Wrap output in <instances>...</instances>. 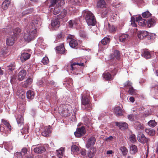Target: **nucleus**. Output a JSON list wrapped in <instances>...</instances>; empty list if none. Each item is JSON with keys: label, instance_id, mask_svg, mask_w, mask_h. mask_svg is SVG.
Wrapping results in <instances>:
<instances>
[{"label": "nucleus", "instance_id": "a878e982", "mask_svg": "<svg viewBox=\"0 0 158 158\" xmlns=\"http://www.w3.org/2000/svg\"><path fill=\"white\" fill-rule=\"evenodd\" d=\"M130 148V153L132 154H135L137 152V147L134 145H131Z\"/></svg>", "mask_w": 158, "mask_h": 158}, {"label": "nucleus", "instance_id": "ddd939ff", "mask_svg": "<svg viewBox=\"0 0 158 158\" xmlns=\"http://www.w3.org/2000/svg\"><path fill=\"white\" fill-rule=\"evenodd\" d=\"M137 34L138 38L142 39L148 35V32L145 31H138Z\"/></svg>", "mask_w": 158, "mask_h": 158}, {"label": "nucleus", "instance_id": "0eeeda50", "mask_svg": "<svg viewBox=\"0 0 158 158\" xmlns=\"http://www.w3.org/2000/svg\"><path fill=\"white\" fill-rule=\"evenodd\" d=\"M51 6L56 5V6L60 7L64 3V0H51Z\"/></svg>", "mask_w": 158, "mask_h": 158}, {"label": "nucleus", "instance_id": "412c9836", "mask_svg": "<svg viewBox=\"0 0 158 158\" xmlns=\"http://www.w3.org/2000/svg\"><path fill=\"white\" fill-rule=\"evenodd\" d=\"M102 77L103 78L107 81L111 80L113 78L111 74L106 71L103 73Z\"/></svg>", "mask_w": 158, "mask_h": 158}, {"label": "nucleus", "instance_id": "8fccbe9b", "mask_svg": "<svg viewBox=\"0 0 158 158\" xmlns=\"http://www.w3.org/2000/svg\"><path fill=\"white\" fill-rule=\"evenodd\" d=\"M76 65H79V66H84V63H74L73 64H71V70H73L74 69V68L73 67V66H75Z\"/></svg>", "mask_w": 158, "mask_h": 158}, {"label": "nucleus", "instance_id": "bb28decb", "mask_svg": "<svg viewBox=\"0 0 158 158\" xmlns=\"http://www.w3.org/2000/svg\"><path fill=\"white\" fill-rule=\"evenodd\" d=\"M95 150L93 148H90L87 153V157L92 158L94 156L95 153Z\"/></svg>", "mask_w": 158, "mask_h": 158}, {"label": "nucleus", "instance_id": "1a4fd4ad", "mask_svg": "<svg viewBox=\"0 0 158 158\" xmlns=\"http://www.w3.org/2000/svg\"><path fill=\"white\" fill-rule=\"evenodd\" d=\"M114 112L117 116H119L123 114L122 109L121 107L119 106H117L114 108Z\"/></svg>", "mask_w": 158, "mask_h": 158}, {"label": "nucleus", "instance_id": "b1692460", "mask_svg": "<svg viewBox=\"0 0 158 158\" xmlns=\"http://www.w3.org/2000/svg\"><path fill=\"white\" fill-rule=\"evenodd\" d=\"M69 44L71 48H75L77 46V42L76 40L74 39L72 40L69 41Z\"/></svg>", "mask_w": 158, "mask_h": 158}, {"label": "nucleus", "instance_id": "c9c22d12", "mask_svg": "<svg viewBox=\"0 0 158 158\" xmlns=\"http://www.w3.org/2000/svg\"><path fill=\"white\" fill-rule=\"evenodd\" d=\"M156 23V21L154 19H149L148 21V26L150 27L154 26Z\"/></svg>", "mask_w": 158, "mask_h": 158}, {"label": "nucleus", "instance_id": "69168bd1", "mask_svg": "<svg viewBox=\"0 0 158 158\" xmlns=\"http://www.w3.org/2000/svg\"><path fill=\"white\" fill-rule=\"evenodd\" d=\"M147 131H148V134L151 135H153L155 134V131L153 130H147Z\"/></svg>", "mask_w": 158, "mask_h": 158}, {"label": "nucleus", "instance_id": "f3484780", "mask_svg": "<svg viewBox=\"0 0 158 158\" xmlns=\"http://www.w3.org/2000/svg\"><path fill=\"white\" fill-rule=\"evenodd\" d=\"M134 127L138 131L143 130L144 128L143 124L138 121H136L134 123Z\"/></svg>", "mask_w": 158, "mask_h": 158}, {"label": "nucleus", "instance_id": "7c9ffc66", "mask_svg": "<svg viewBox=\"0 0 158 158\" xmlns=\"http://www.w3.org/2000/svg\"><path fill=\"white\" fill-rule=\"evenodd\" d=\"M106 4L104 0H100L97 3V6L98 7L104 8Z\"/></svg>", "mask_w": 158, "mask_h": 158}, {"label": "nucleus", "instance_id": "4d7b16f0", "mask_svg": "<svg viewBox=\"0 0 158 158\" xmlns=\"http://www.w3.org/2000/svg\"><path fill=\"white\" fill-rule=\"evenodd\" d=\"M28 126H26L24 128L22 129L21 132L22 134L23 133H26L28 132Z\"/></svg>", "mask_w": 158, "mask_h": 158}, {"label": "nucleus", "instance_id": "774afa93", "mask_svg": "<svg viewBox=\"0 0 158 158\" xmlns=\"http://www.w3.org/2000/svg\"><path fill=\"white\" fill-rule=\"evenodd\" d=\"M85 151V150H82L81 152V153L84 158L86 157V158H87V156H86Z\"/></svg>", "mask_w": 158, "mask_h": 158}, {"label": "nucleus", "instance_id": "423d86ee", "mask_svg": "<svg viewBox=\"0 0 158 158\" xmlns=\"http://www.w3.org/2000/svg\"><path fill=\"white\" fill-rule=\"evenodd\" d=\"M86 132L85 128L83 127L77 128V131L74 132L75 136L77 137H80L84 135Z\"/></svg>", "mask_w": 158, "mask_h": 158}, {"label": "nucleus", "instance_id": "39448f33", "mask_svg": "<svg viewBox=\"0 0 158 158\" xmlns=\"http://www.w3.org/2000/svg\"><path fill=\"white\" fill-rule=\"evenodd\" d=\"M33 148H34V151L36 153H42L46 151L44 146L39 145L32 146L31 149Z\"/></svg>", "mask_w": 158, "mask_h": 158}, {"label": "nucleus", "instance_id": "a19ab883", "mask_svg": "<svg viewBox=\"0 0 158 158\" xmlns=\"http://www.w3.org/2000/svg\"><path fill=\"white\" fill-rule=\"evenodd\" d=\"M2 122L4 124V125L7 127V128L9 130L11 129V126L10 124L6 121V120L4 119H2Z\"/></svg>", "mask_w": 158, "mask_h": 158}, {"label": "nucleus", "instance_id": "338daca9", "mask_svg": "<svg viewBox=\"0 0 158 158\" xmlns=\"http://www.w3.org/2000/svg\"><path fill=\"white\" fill-rule=\"evenodd\" d=\"M27 149L26 148H23L22 150V151L21 152H22V154L24 156L27 154Z\"/></svg>", "mask_w": 158, "mask_h": 158}, {"label": "nucleus", "instance_id": "473e14b6", "mask_svg": "<svg viewBox=\"0 0 158 158\" xmlns=\"http://www.w3.org/2000/svg\"><path fill=\"white\" fill-rule=\"evenodd\" d=\"M32 81V79L31 78H28L26 81L24 82L23 86L24 87H27L31 84Z\"/></svg>", "mask_w": 158, "mask_h": 158}, {"label": "nucleus", "instance_id": "3c124183", "mask_svg": "<svg viewBox=\"0 0 158 158\" xmlns=\"http://www.w3.org/2000/svg\"><path fill=\"white\" fill-rule=\"evenodd\" d=\"M141 19H142V18L140 16H138L136 17L135 18H131V20H134L136 22L138 23V22L139 21V20H141Z\"/></svg>", "mask_w": 158, "mask_h": 158}, {"label": "nucleus", "instance_id": "aec40b11", "mask_svg": "<svg viewBox=\"0 0 158 158\" xmlns=\"http://www.w3.org/2000/svg\"><path fill=\"white\" fill-rule=\"evenodd\" d=\"M129 35L127 34H122L119 38V41L121 42H125L129 38Z\"/></svg>", "mask_w": 158, "mask_h": 158}, {"label": "nucleus", "instance_id": "6ab92c4d", "mask_svg": "<svg viewBox=\"0 0 158 158\" xmlns=\"http://www.w3.org/2000/svg\"><path fill=\"white\" fill-rule=\"evenodd\" d=\"M30 55L27 52L23 53L20 57V59L22 61H24L29 58Z\"/></svg>", "mask_w": 158, "mask_h": 158}, {"label": "nucleus", "instance_id": "052dcab7", "mask_svg": "<svg viewBox=\"0 0 158 158\" xmlns=\"http://www.w3.org/2000/svg\"><path fill=\"white\" fill-rule=\"evenodd\" d=\"M63 36V33L62 32H60L57 34L56 38L57 39H59L62 38Z\"/></svg>", "mask_w": 158, "mask_h": 158}, {"label": "nucleus", "instance_id": "9d476101", "mask_svg": "<svg viewBox=\"0 0 158 158\" xmlns=\"http://www.w3.org/2000/svg\"><path fill=\"white\" fill-rule=\"evenodd\" d=\"M17 39V37L15 36L11 35V37L8 38L6 40V44L9 46H11L13 45L14 43Z\"/></svg>", "mask_w": 158, "mask_h": 158}, {"label": "nucleus", "instance_id": "20e7f679", "mask_svg": "<svg viewBox=\"0 0 158 158\" xmlns=\"http://www.w3.org/2000/svg\"><path fill=\"white\" fill-rule=\"evenodd\" d=\"M81 107L83 110H89L91 109V105L89 96H85V94L81 95Z\"/></svg>", "mask_w": 158, "mask_h": 158}, {"label": "nucleus", "instance_id": "e2e57ef3", "mask_svg": "<svg viewBox=\"0 0 158 158\" xmlns=\"http://www.w3.org/2000/svg\"><path fill=\"white\" fill-rule=\"evenodd\" d=\"M128 118L130 121H133L134 118V115L132 114L129 115L128 116Z\"/></svg>", "mask_w": 158, "mask_h": 158}, {"label": "nucleus", "instance_id": "c03bdc74", "mask_svg": "<svg viewBox=\"0 0 158 158\" xmlns=\"http://www.w3.org/2000/svg\"><path fill=\"white\" fill-rule=\"evenodd\" d=\"M151 14L148 11L143 13L142 14V16L144 18H148L150 17Z\"/></svg>", "mask_w": 158, "mask_h": 158}, {"label": "nucleus", "instance_id": "37998d69", "mask_svg": "<svg viewBox=\"0 0 158 158\" xmlns=\"http://www.w3.org/2000/svg\"><path fill=\"white\" fill-rule=\"evenodd\" d=\"M71 150L73 152H77L79 151V148L77 146L73 145L71 147Z\"/></svg>", "mask_w": 158, "mask_h": 158}, {"label": "nucleus", "instance_id": "f704fd0d", "mask_svg": "<svg viewBox=\"0 0 158 158\" xmlns=\"http://www.w3.org/2000/svg\"><path fill=\"white\" fill-rule=\"evenodd\" d=\"M21 32V30L19 28H16L14 29L13 31V34L11 35L12 36H15L16 37L17 35H19Z\"/></svg>", "mask_w": 158, "mask_h": 158}, {"label": "nucleus", "instance_id": "9b49d317", "mask_svg": "<svg viewBox=\"0 0 158 158\" xmlns=\"http://www.w3.org/2000/svg\"><path fill=\"white\" fill-rule=\"evenodd\" d=\"M79 22V21L78 19L70 20L69 22V26L72 28H76Z\"/></svg>", "mask_w": 158, "mask_h": 158}, {"label": "nucleus", "instance_id": "f03ea898", "mask_svg": "<svg viewBox=\"0 0 158 158\" xmlns=\"http://www.w3.org/2000/svg\"><path fill=\"white\" fill-rule=\"evenodd\" d=\"M82 15L85 18L88 25H95L96 23L95 17L90 11L87 10H84L82 12Z\"/></svg>", "mask_w": 158, "mask_h": 158}, {"label": "nucleus", "instance_id": "79ce46f5", "mask_svg": "<svg viewBox=\"0 0 158 158\" xmlns=\"http://www.w3.org/2000/svg\"><path fill=\"white\" fill-rule=\"evenodd\" d=\"M147 21L146 20L142 19L139 20L138 22V25L141 26H145L147 23Z\"/></svg>", "mask_w": 158, "mask_h": 158}, {"label": "nucleus", "instance_id": "6e6552de", "mask_svg": "<svg viewBox=\"0 0 158 158\" xmlns=\"http://www.w3.org/2000/svg\"><path fill=\"white\" fill-rule=\"evenodd\" d=\"M137 139L139 142L142 143H146L149 140L143 134H139L137 137Z\"/></svg>", "mask_w": 158, "mask_h": 158}, {"label": "nucleus", "instance_id": "f8f14e48", "mask_svg": "<svg viewBox=\"0 0 158 158\" xmlns=\"http://www.w3.org/2000/svg\"><path fill=\"white\" fill-rule=\"evenodd\" d=\"M96 139L94 137L92 136L88 139L86 144V146L87 148H89L91 146H93L95 143Z\"/></svg>", "mask_w": 158, "mask_h": 158}, {"label": "nucleus", "instance_id": "c756f323", "mask_svg": "<svg viewBox=\"0 0 158 158\" xmlns=\"http://www.w3.org/2000/svg\"><path fill=\"white\" fill-rule=\"evenodd\" d=\"M64 148H61L59 150H56V154L58 158H62L63 156Z\"/></svg>", "mask_w": 158, "mask_h": 158}, {"label": "nucleus", "instance_id": "6e6d98bb", "mask_svg": "<svg viewBox=\"0 0 158 158\" xmlns=\"http://www.w3.org/2000/svg\"><path fill=\"white\" fill-rule=\"evenodd\" d=\"M109 29L110 31L112 33L115 32L117 30L116 28L114 26H110L109 28Z\"/></svg>", "mask_w": 158, "mask_h": 158}, {"label": "nucleus", "instance_id": "58836bf2", "mask_svg": "<svg viewBox=\"0 0 158 158\" xmlns=\"http://www.w3.org/2000/svg\"><path fill=\"white\" fill-rule=\"evenodd\" d=\"M120 150L122 152L124 156L127 155L128 152L127 149L125 146H122L120 147Z\"/></svg>", "mask_w": 158, "mask_h": 158}, {"label": "nucleus", "instance_id": "dca6fc26", "mask_svg": "<svg viewBox=\"0 0 158 158\" xmlns=\"http://www.w3.org/2000/svg\"><path fill=\"white\" fill-rule=\"evenodd\" d=\"M50 128L51 127L50 126H48L45 127L44 131L42 132V135L44 137L48 136L51 132Z\"/></svg>", "mask_w": 158, "mask_h": 158}, {"label": "nucleus", "instance_id": "2f4dec72", "mask_svg": "<svg viewBox=\"0 0 158 158\" xmlns=\"http://www.w3.org/2000/svg\"><path fill=\"white\" fill-rule=\"evenodd\" d=\"M143 56L147 59L150 58L151 56L150 52L147 50H144L143 51Z\"/></svg>", "mask_w": 158, "mask_h": 158}, {"label": "nucleus", "instance_id": "4be33fe9", "mask_svg": "<svg viewBox=\"0 0 158 158\" xmlns=\"http://www.w3.org/2000/svg\"><path fill=\"white\" fill-rule=\"evenodd\" d=\"M58 19H53L51 23L52 26L53 27L58 28L60 26V22Z\"/></svg>", "mask_w": 158, "mask_h": 158}, {"label": "nucleus", "instance_id": "a211bd4d", "mask_svg": "<svg viewBox=\"0 0 158 158\" xmlns=\"http://www.w3.org/2000/svg\"><path fill=\"white\" fill-rule=\"evenodd\" d=\"M16 119L19 126L20 127L23 124L24 119L21 115H18Z\"/></svg>", "mask_w": 158, "mask_h": 158}, {"label": "nucleus", "instance_id": "603ef678", "mask_svg": "<svg viewBox=\"0 0 158 158\" xmlns=\"http://www.w3.org/2000/svg\"><path fill=\"white\" fill-rule=\"evenodd\" d=\"M15 155L18 158H24V155L21 152H17L15 154Z\"/></svg>", "mask_w": 158, "mask_h": 158}, {"label": "nucleus", "instance_id": "bf43d9fd", "mask_svg": "<svg viewBox=\"0 0 158 158\" xmlns=\"http://www.w3.org/2000/svg\"><path fill=\"white\" fill-rule=\"evenodd\" d=\"M156 91V95L155 96V98L158 99V85H156L154 87Z\"/></svg>", "mask_w": 158, "mask_h": 158}, {"label": "nucleus", "instance_id": "4468645a", "mask_svg": "<svg viewBox=\"0 0 158 158\" xmlns=\"http://www.w3.org/2000/svg\"><path fill=\"white\" fill-rule=\"evenodd\" d=\"M27 74L26 71L25 70L20 71L18 74V79L19 81H22L25 77Z\"/></svg>", "mask_w": 158, "mask_h": 158}, {"label": "nucleus", "instance_id": "680f3d73", "mask_svg": "<svg viewBox=\"0 0 158 158\" xmlns=\"http://www.w3.org/2000/svg\"><path fill=\"white\" fill-rule=\"evenodd\" d=\"M84 121L85 124L86 125H89L91 123L90 120L89 118L85 119Z\"/></svg>", "mask_w": 158, "mask_h": 158}, {"label": "nucleus", "instance_id": "2eb2a0df", "mask_svg": "<svg viewBox=\"0 0 158 158\" xmlns=\"http://www.w3.org/2000/svg\"><path fill=\"white\" fill-rule=\"evenodd\" d=\"M115 125L118 127L120 129L122 130L126 129L128 127V124L124 122H116Z\"/></svg>", "mask_w": 158, "mask_h": 158}, {"label": "nucleus", "instance_id": "09e8293b", "mask_svg": "<svg viewBox=\"0 0 158 158\" xmlns=\"http://www.w3.org/2000/svg\"><path fill=\"white\" fill-rule=\"evenodd\" d=\"M113 55L116 59L118 60L120 56L119 52L118 50H115L114 52Z\"/></svg>", "mask_w": 158, "mask_h": 158}, {"label": "nucleus", "instance_id": "c85d7f7f", "mask_svg": "<svg viewBox=\"0 0 158 158\" xmlns=\"http://www.w3.org/2000/svg\"><path fill=\"white\" fill-rule=\"evenodd\" d=\"M67 11L65 10H63L60 14L57 16V19H60L63 18L66 15Z\"/></svg>", "mask_w": 158, "mask_h": 158}, {"label": "nucleus", "instance_id": "49530a36", "mask_svg": "<svg viewBox=\"0 0 158 158\" xmlns=\"http://www.w3.org/2000/svg\"><path fill=\"white\" fill-rule=\"evenodd\" d=\"M129 140L132 143L135 142L136 141L135 135L134 134L131 135L129 137Z\"/></svg>", "mask_w": 158, "mask_h": 158}, {"label": "nucleus", "instance_id": "864d4df0", "mask_svg": "<svg viewBox=\"0 0 158 158\" xmlns=\"http://www.w3.org/2000/svg\"><path fill=\"white\" fill-rule=\"evenodd\" d=\"M80 35L81 37L85 39L87 38V35L85 32L84 31H81L80 32Z\"/></svg>", "mask_w": 158, "mask_h": 158}, {"label": "nucleus", "instance_id": "5fc2aeb1", "mask_svg": "<svg viewBox=\"0 0 158 158\" xmlns=\"http://www.w3.org/2000/svg\"><path fill=\"white\" fill-rule=\"evenodd\" d=\"M60 7H58V6H56L54 9V10L53 12V13L54 15L57 14L60 11Z\"/></svg>", "mask_w": 158, "mask_h": 158}, {"label": "nucleus", "instance_id": "13d9d810", "mask_svg": "<svg viewBox=\"0 0 158 158\" xmlns=\"http://www.w3.org/2000/svg\"><path fill=\"white\" fill-rule=\"evenodd\" d=\"M48 62L49 60L48 57H44L42 60V62L44 64H47L48 63Z\"/></svg>", "mask_w": 158, "mask_h": 158}, {"label": "nucleus", "instance_id": "7ed1b4c3", "mask_svg": "<svg viewBox=\"0 0 158 158\" xmlns=\"http://www.w3.org/2000/svg\"><path fill=\"white\" fill-rule=\"evenodd\" d=\"M59 113L64 117L69 116L72 113L71 108L65 105H60L58 108Z\"/></svg>", "mask_w": 158, "mask_h": 158}, {"label": "nucleus", "instance_id": "f257e3e1", "mask_svg": "<svg viewBox=\"0 0 158 158\" xmlns=\"http://www.w3.org/2000/svg\"><path fill=\"white\" fill-rule=\"evenodd\" d=\"M41 19L38 16L32 21L30 25L26 28L24 31V38L27 41H30L34 39L37 36L36 29L41 24Z\"/></svg>", "mask_w": 158, "mask_h": 158}, {"label": "nucleus", "instance_id": "a18cd8bd", "mask_svg": "<svg viewBox=\"0 0 158 158\" xmlns=\"http://www.w3.org/2000/svg\"><path fill=\"white\" fill-rule=\"evenodd\" d=\"M132 83L129 81H128L124 84V87L128 89L132 87Z\"/></svg>", "mask_w": 158, "mask_h": 158}, {"label": "nucleus", "instance_id": "393cba45", "mask_svg": "<svg viewBox=\"0 0 158 158\" xmlns=\"http://www.w3.org/2000/svg\"><path fill=\"white\" fill-rule=\"evenodd\" d=\"M110 10L109 8H103L102 10L101 16L103 18L105 17Z\"/></svg>", "mask_w": 158, "mask_h": 158}, {"label": "nucleus", "instance_id": "72a5a7b5", "mask_svg": "<svg viewBox=\"0 0 158 158\" xmlns=\"http://www.w3.org/2000/svg\"><path fill=\"white\" fill-rule=\"evenodd\" d=\"M15 63L13 62L10 65L7 66L6 69L7 71H8L9 73L10 71H12L14 70L15 66Z\"/></svg>", "mask_w": 158, "mask_h": 158}, {"label": "nucleus", "instance_id": "cd10ccee", "mask_svg": "<svg viewBox=\"0 0 158 158\" xmlns=\"http://www.w3.org/2000/svg\"><path fill=\"white\" fill-rule=\"evenodd\" d=\"M56 48L57 51L60 54L64 53L65 50L64 46L63 44H61L60 46L57 47Z\"/></svg>", "mask_w": 158, "mask_h": 158}, {"label": "nucleus", "instance_id": "5701e85b", "mask_svg": "<svg viewBox=\"0 0 158 158\" xmlns=\"http://www.w3.org/2000/svg\"><path fill=\"white\" fill-rule=\"evenodd\" d=\"M34 93L32 91L29 90L27 92V97L29 99H32L34 98Z\"/></svg>", "mask_w": 158, "mask_h": 158}, {"label": "nucleus", "instance_id": "4c0bfd02", "mask_svg": "<svg viewBox=\"0 0 158 158\" xmlns=\"http://www.w3.org/2000/svg\"><path fill=\"white\" fill-rule=\"evenodd\" d=\"M110 41V38L106 37H104L101 40V43L104 45H106L108 44Z\"/></svg>", "mask_w": 158, "mask_h": 158}, {"label": "nucleus", "instance_id": "ea45409f", "mask_svg": "<svg viewBox=\"0 0 158 158\" xmlns=\"http://www.w3.org/2000/svg\"><path fill=\"white\" fill-rule=\"evenodd\" d=\"M148 124L150 127H153L156 125V123L155 120H151L148 122Z\"/></svg>", "mask_w": 158, "mask_h": 158}, {"label": "nucleus", "instance_id": "0e129e2a", "mask_svg": "<svg viewBox=\"0 0 158 158\" xmlns=\"http://www.w3.org/2000/svg\"><path fill=\"white\" fill-rule=\"evenodd\" d=\"M74 38V36L73 35H69L67 36V40L69 42L70 40H72L73 39V38Z\"/></svg>", "mask_w": 158, "mask_h": 158}, {"label": "nucleus", "instance_id": "de8ad7c7", "mask_svg": "<svg viewBox=\"0 0 158 158\" xmlns=\"http://www.w3.org/2000/svg\"><path fill=\"white\" fill-rule=\"evenodd\" d=\"M128 92L130 94L134 95L135 94L136 91L134 89L133 87L132 86L131 88H129Z\"/></svg>", "mask_w": 158, "mask_h": 158}, {"label": "nucleus", "instance_id": "e433bc0d", "mask_svg": "<svg viewBox=\"0 0 158 158\" xmlns=\"http://www.w3.org/2000/svg\"><path fill=\"white\" fill-rule=\"evenodd\" d=\"M10 3V1L8 0L3 2L2 4V7L3 9L4 10L7 9Z\"/></svg>", "mask_w": 158, "mask_h": 158}]
</instances>
